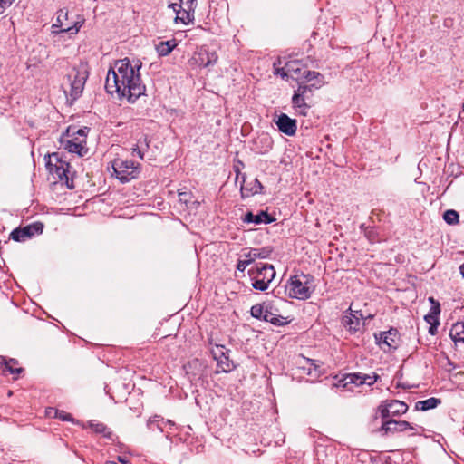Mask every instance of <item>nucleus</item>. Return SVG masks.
Returning a JSON list of instances; mask_svg holds the SVG:
<instances>
[{
    "label": "nucleus",
    "mask_w": 464,
    "mask_h": 464,
    "mask_svg": "<svg viewBox=\"0 0 464 464\" xmlns=\"http://www.w3.org/2000/svg\"><path fill=\"white\" fill-rule=\"evenodd\" d=\"M140 60L130 62L129 58L118 60L113 68L108 71L105 89L108 93H117L120 99L127 98L133 103L146 91L140 79Z\"/></svg>",
    "instance_id": "obj_1"
},
{
    "label": "nucleus",
    "mask_w": 464,
    "mask_h": 464,
    "mask_svg": "<svg viewBox=\"0 0 464 464\" xmlns=\"http://www.w3.org/2000/svg\"><path fill=\"white\" fill-rule=\"evenodd\" d=\"M313 280L314 277L310 275L292 276L286 286L288 296L299 300L310 298L313 289L309 285Z\"/></svg>",
    "instance_id": "obj_2"
},
{
    "label": "nucleus",
    "mask_w": 464,
    "mask_h": 464,
    "mask_svg": "<svg viewBox=\"0 0 464 464\" xmlns=\"http://www.w3.org/2000/svg\"><path fill=\"white\" fill-rule=\"evenodd\" d=\"M248 275L252 279V286L256 290L266 291L269 283L276 276V270L273 265L259 264L256 267L248 270Z\"/></svg>",
    "instance_id": "obj_3"
},
{
    "label": "nucleus",
    "mask_w": 464,
    "mask_h": 464,
    "mask_svg": "<svg viewBox=\"0 0 464 464\" xmlns=\"http://www.w3.org/2000/svg\"><path fill=\"white\" fill-rule=\"evenodd\" d=\"M69 13L66 9H60L57 12L56 22L52 25V33L59 34L68 33L70 34H76L84 23L83 19L78 17L77 21L70 23Z\"/></svg>",
    "instance_id": "obj_4"
},
{
    "label": "nucleus",
    "mask_w": 464,
    "mask_h": 464,
    "mask_svg": "<svg viewBox=\"0 0 464 464\" xmlns=\"http://www.w3.org/2000/svg\"><path fill=\"white\" fill-rule=\"evenodd\" d=\"M112 169L115 177L121 183H126L138 177L140 173V164H136L132 160L115 159L112 161Z\"/></svg>",
    "instance_id": "obj_5"
},
{
    "label": "nucleus",
    "mask_w": 464,
    "mask_h": 464,
    "mask_svg": "<svg viewBox=\"0 0 464 464\" xmlns=\"http://www.w3.org/2000/svg\"><path fill=\"white\" fill-rule=\"evenodd\" d=\"M45 160V165L50 173L56 175L60 181H65L67 187L72 188V181L69 183V163L63 160L57 152L49 154Z\"/></svg>",
    "instance_id": "obj_6"
},
{
    "label": "nucleus",
    "mask_w": 464,
    "mask_h": 464,
    "mask_svg": "<svg viewBox=\"0 0 464 464\" xmlns=\"http://www.w3.org/2000/svg\"><path fill=\"white\" fill-rule=\"evenodd\" d=\"M407 411L408 405L398 400H386L378 407V412L382 420L393 419L406 413Z\"/></svg>",
    "instance_id": "obj_7"
},
{
    "label": "nucleus",
    "mask_w": 464,
    "mask_h": 464,
    "mask_svg": "<svg viewBox=\"0 0 464 464\" xmlns=\"http://www.w3.org/2000/svg\"><path fill=\"white\" fill-rule=\"evenodd\" d=\"M218 55L216 51L210 50L208 46L198 47L193 53L190 63L200 68H208L217 63Z\"/></svg>",
    "instance_id": "obj_8"
},
{
    "label": "nucleus",
    "mask_w": 464,
    "mask_h": 464,
    "mask_svg": "<svg viewBox=\"0 0 464 464\" xmlns=\"http://www.w3.org/2000/svg\"><path fill=\"white\" fill-rule=\"evenodd\" d=\"M376 343L384 352H391L396 350L399 346L400 339L398 331L391 328L389 331L374 334Z\"/></svg>",
    "instance_id": "obj_9"
},
{
    "label": "nucleus",
    "mask_w": 464,
    "mask_h": 464,
    "mask_svg": "<svg viewBox=\"0 0 464 464\" xmlns=\"http://www.w3.org/2000/svg\"><path fill=\"white\" fill-rule=\"evenodd\" d=\"M406 430H416V428L406 420H396L394 419L382 420V425L378 431L382 436H390Z\"/></svg>",
    "instance_id": "obj_10"
},
{
    "label": "nucleus",
    "mask_w": 464,
    "mask_h": 464,
    "mask_svg": "<svg viewBox=\"0 0 464 464\" xmlns=\"http://www.w3.org/2000/svg\"><path fill=\"white\" fill-rule=\"evenodd\" d=\"M68 77L71 80L70 96L74 101L77 100L82 93L86 80L88 78V72L84 69L74 70L73 72Z\"/></svg>",
    "instance_id": "obj_11"
},
{
    "label": "nucleus",
    "mask_w": 464,
    "mask_h": 464,
    "mask_svg": "<svg viewBox=\"0 0 464 464\" xmlns=\"http://www.w3.org/2000/svg\"><path fill=\"white\" fill-rule=\"evenodd\" d=\"M43 230L44 225L41 222H35L24 227L14 229L10 234V238L16 242H23L34 235L42 234Z\"/></svg>",
    "instance_id": "obj_12"
},
{
    "label": "nucleus",
    "mask_w": 464,
    "mask_h": 464,
    "mask_svg": "<svg viewBox=\"0 0 464 464\" xmlns=\"http://www.w3.org/2000/svg\"><path fill=\"white\" fill-rule=\"evenodd\" d=\"M278 130L288 136H293L296 132V120L290 118L285 113L278 115L276 121Z\"/></svg>",
    "instance_id": "obj_13"
},
{
    "label": "nucleus",
    "mask_w": 464,
    "mask_h": 464,
    "mask_svg": "<svg viewBox=\"0 0 464 464\" xmlns=\"http://www.w3.org/2000/svg\"><path fill=\"white\" fill-rule=\"evenodd\" d=\"M242 221L245 223H253L255 225L271 224L276 221V218L265 210H261L257 214H254L252 211H247L242 218Z\"/></svg>",
    "instance_id": "obj_14"
},
{
    "label": "nucleus",
    "mask_w": 464,
    "mask_h": 464,
    "mask_svg": "<svg viewBox=\"0 0 464 464\" xmlns=\"http://www.w3.org/2000/svg\"><path fill=\"white\" fill-rule=\"evenodd\" d=\"M242 178L243 182L240 188V192L243 198H249L255 194L263 193V186L257 179H255L250 182H246L244 175Z\"/></svg>",
    "instance_id": "obj_15"
},
{
    "label": "nucleus",
    "mask_w": 464,
    "mask_h": 464,
    "mask_svg": "<svg viewBox=\"0 0 464 464\" xmlns=\"http://www.w3.org/2000/svg\"><path fill=\"white\" fill-rule=\"evenodd\" d=\"M348 311L351 313L343 317L342 323L350 333H356L359 330L360 318L362 317V314L361 311H355L354 314H353L351 308H349Z\"/></svg>",
    "instance_id": "obj_16"
},
{
    "label": "nucleus",
    "mask_w": 464,
    "mask_h": 464,
    "mask_svg": "<svg viewBox=\"0 0 464 464\" xmlns=\"http://www.w3.org/2000/svg\"><path fill=\"white\" fill-rule=\"evenodd\" d=\"M366 382L364 373L354 372L344 375L340 381L339 384L343 387H347L349 384H355L361 386Z\"/></svg>",
    "instance_id": "obj_17"
},
{
    "label": "nucleus",
    "mask_w": 464,
    "mask_h": 464,
    "mask_svg": "<svg viewBox=\"0 0 464 464\" xmlns=\"http://www.w3.org/2000/svg\"><path fill=\"white\" fill-rule=\"evenodd\" d=\"M272 248L270 246H266L262 248H252L247 253L244 254L246 258L251 260V263L256 259H265L267 258L271 253Z\"/></svg>",
    "instance_id": "obj_18"
},
{
    "label": "nucleus",
    "mask_w": 464,
    "mask_h": 464,
    "mask_svg": "<svg viewBox=\"0 0 464 464\" xmlns=\"http://www.w3.org/2000/svg\"><path fill=\"white\" fill-rule=\"evenodd\" d=\"M293 107L297 110L300 115L305 116L309 109V105L305 102V96L295 91L292 97Z\"/></svg>",
    "instance_id": "obj_19"
},
{
    "label": "nucleus",
    "mask_w": 464,
    "mask_h": 464,
    "mask_svg": "<svg viewBox=\"0 0 464 464\" xmlns=\"http://www.w3.org/2000/svg\"><path fill=\"white\" fill-rule=\"evenodd\" d=\"M0 364L4 365V372H9L14 375H18L24 371L22 367H16L18 364V361L16 359L6 360L5 357L0 356Z\"/></svg>",
    "instance_id": "obj_20"
},
{
    "label": "nucleus",
    "mask_w": 464,
    "mask_h": 464,
    "mask_svg": "<svg viewBox=\"0 0 464 464\" xmlns=\"http://www.w3.org/2000/svg\"><path fill=\"white\" fill-rule=\"evenodd\" d=\"M441 403V401L435 397H430L424 401H419L415 403V411H426L431 409H435Z\"/></svg>",
    "instance_id": "obj_21"
},
{
    "label": "nucleus",
    "mask_w": 464,
    "mask_h": 464,
    "mask_svg": "<svg viewBox=\"0 0 464 464\" xmlns=\"http://www.w3.org/2000/svg\"><path fill=\"white\" fill-rule=\"evenodd\" d=\"M263 320L276 326H282L287 324L285 317L272 313L268 306H266Z\"/></svg>",
    "instance_id": "obj_22"
},
{
    "label": "nucleus",
    "mask_w": 464,
    "mask_h": 464,
    "mask_svg": "<svg viewBox=\"0 0 464 464\" xmlns=\"http://www.w3.org/2000/svg\"><path fill=\"white\" fill-rule=\"evenodd\" d=\"M172 10L176 14L175 23L180 22L184 24H188L194 20L195 12H188L187 9L180 8H175Z\"/></svg>",
    "instance_id": "obj_23"
},
{
    "label": "nucleus",
    "mask_w": 464,
    "mask_h": 464,
    "mask_svg": "<svg viewBox=\"0 0 464 464\" xmlns=\"http://www.w3.org/2000/svg\"><path fill=\"white\" fill-rule=\"evenodd\" d=\"M196 5V0H171L168 7L171 9H187L188 12H195Z\"/></svg>",
    "instance_id": "obj_24"
},
{
    "label": "nucleus",
    "mask_w": 464,
    "mask_h": 464,
    "mask_svg": "<svg viewBox=\"0 0 464 464\" xmlns=\"http://www.w3.org/2000/svg\"><path fill=\"white\" fill-rule=\"evenodd\" d=\"M64 149L69 152L76 153L81 157L84 156L88 151V149L82 142H74L70 140L64 141Z\"/></svg>",
    "instance_id": "obj_25"
},
{
    "label": "nucleus",
    "mask_w": 464,
    "mask_h": 464,
    "mask_svg": "<svg viewBox=\"0 0 464 464\" xmlns=\"http://www.w3.org/2000/svg\"><path fill=\"white\" fill-rule=\"evenodd\" d=\"M217 366L218 370L216 371V373L219 372H230L232 370L236 368L233 361L229 359L228 353L225 354L223 358L217 361Z\"/></svg>",
    "instance_id": "obj_26"
},
{
    "label": "nucleus",
    "mask_w": 464,
    "mask_h": 464,
    "mask_svg": "<svg viewBox=\"0 0 464 464\" xmlns=\"http://www.w3.org/2000/svg\"><path fill=\"white\" fill-rule=\"evenodd\" d=\"M450 336L455 343H464V322L455 323L450 329Z\"/></svg>",
    "instance_id": "obj_27"
},
{
    "label": "nucleus",
    "mask_w": 464,
    "mask_h": 464,
    "mask_svg": "<svg viewBox=\"0 0 464 464\" xmlns=\"http://www.w3.org/2000/svg\"><path fill=\"white\" fill-rule=\"evenodd\" d=\"M176 47L175 40L160 42L156 45L157 53L160 56H166Z\"/></svg>",
    "instance_id": "obj_28"
},
{
    "label": "nucleus",
    "mask_w": 464,
    "mask_h": 464,
    "mask_svg": "<svg viewBox=\"0 0 464 464\" xmlns=\"http://www.w3.org/2000/svg\"><path fill=\"white\" fill-rule=\"evenodd\" d=\"M89 427L96 433L103 434L104 437L110 438L111 432L107 426L102 422H95L92 420L89 422Z\"/></svg>",
    "instance_id": "obj_29"
},
{
    "label": "nucleus",
    "mask_w": 464,
    "mask_h": 464,
    "mask_svg": "<svg viewBox=\"0 0 464 464\" xmlns=\"http://www.w3.org/2000/svg\"><path fill=\"white\" fill-rule=\"evenodd\" d=\"M89 130L90 128L88 127H83L77 130L75 127H69L67 129V134L68 136H77L82 139L83 138V140H86L87 133L89 132Z\"/></svg>",
    "instance_id": "obj_30"
},
{
    "label": "nucleus",
    "mask_w": 464,
    "mask_h": 464,
    "mask_svg": "<svg viewBox=\"0 0 464 464\" xmlns=\"http://www.w3.org/2000/svg\"><path fill=\"white\" fill-rule=\"evenodd\" d=\"M459 213L454 209L446 210L443 214V219L449 225H455L459 222Z\"/></svg>",
    "instance_id": "obj_31"
},
{
    "label": "nucleus",
    "mask_w": 464,
    "mask_h": 464,
    "mask_svg": "<svg viewBox=\"0 0 464 464\" xmlns=\"http://www.w3.org/2000/svg\"><path fill=\"white\" fill-rule=\"evenodd\" d=\"M265 310L266 306L260 304H256L253 305L250 309L251 316H253L256 319L263 320Z\"/></svg>",
    "instance_id": "obj_32"
},
{
    "label": "nucleus",
    "mask_w": 464,
    "mask_h": 464,
    "mask_svg": "<svg viewBox=\"0 0 464 464\" xmlns=\"http://www.w3.org/2000/svg\"><path fill=\"white\" fill-rule=\"evenodd\" d=\"M229 352L228 349H226L224 345H216L215 348L211 350V354L216 361L223 358L225 354H227Z\"/></svg>",
    "instance_id": "obj_33"
},
{
    "label": "nucleus",
    "mask_w": 464,
    "mask_h": 464,
    "mask_svg": "<svg viewBox=\"0 0 464 464\" xmlns=\"http://www.w3.org/2000/svg\"><path fill=\"white\" fill-rule=\"evenodd\" d=\"M360 229L364 233L365 237L373 241L376 238V232L374 227H367L364 224H362L360 226Z\"/></svg>",
    "instance_id": "obj_34"
},
{
    "label": "nucleus",
    "mask_w": 464,
    "mask_h": 464,
    "mask_svg": "<svg viewBox=\"0 0 464 464\" xmlns=\"http://www.w3.org/2000/svg\"><path fill=\"white\" fill-rule=\"evenodd\" d=\"M318 88H319V86H316L314 83L310 84V85L300 84L295 92H297L306 97V93L308 92H312L314 89H318Z\"/></svg>",
    "instance_id": "obj_35"
},
{
    "label": "nucleus",
    "mask_w": 464,
    "mask_h": 464,
    "mask_svg": "<svg viewBox=\"0 0 464 464\" xmlns=\"http://www.w3.org/2000/svg\"><path fill=\"white\" fill-rule=\"evenodd\" d=\"M302 76L306 80V82H311L312 80L317 79L319 77L323 78L320 72L310 70H304L302 73Z\"/></svg>",
    "instance_id": "obj_36"
},
{
    "label": "nucleus",
    "mask_w": 464,
    "mask_h": 464,
    "mask_svg": "<svg viewBox=\"0 0 464 464\" xmlns=\"http://www.w3.org/2000/svg\"><path fill=\"white\" fill-rule=\"evenodd\" d=\"M150 143V140L149 139L148 135L143 134L140 139H138L136 145L145 151L149 149Z\"/></svg>",
    "instance_id": "obj_37"
},
{
    "label": "nucleus",
    "mask_w": 464,
    "mask_h": 464,
    "mask_svg": "<svg viewBox=\"0 0 464 464\" xmlns=\"http://www.w3.org/2000/svg\"><path fill=\"white\" fill-rule=\"evenodd\" d=\"M55 418H58L62 420L73 421L72 416L63 411L55 410Z\"/></svg>",
    "instance_id": "obj_38"
},
{
    "label": "nucleus",
    "mask_w": 464,
    "mask_h": 464,
    "mask_svg": "<svg viewBox=\"0 0 464 464\" xmlns=\"http://www.w3.org/2000/svg\"><path fill=\"white\" fill-rule=\"evenodd\" d=\"M251 264V260L246 258L245 260H238L237 269L240 272H244L247 266Z\"/></svg>",
    "instance_id": "obj_39"
},
{
    "label": "nucleus",
    "mask_w": 464,
    "mask_h": 464,
    "mask_svg": "<svg viewBox=\"0 0 464 464\" xmlns=\"http://www.w3.org/2000/svg\"><path fill=\"white\" fill-rule=\"evenodd\" d=\"M364 376H365V379H366V382H364V384H367L368 386H372L379 379V375L376 374V373H373L372 375H369V374H365L364 373Z\"/></svg>",
    "instance_id": "obj_40"
},
{
    "label": "nucleus",
    "mask_w": 464,
    "mask_h": 464,
    "mask_svg": "<svg viewBox=\"0 0 464 464\" xmlns=\"http://www.w3.org/2000/svg\"><path fill=\"white\" fill-rule=\"evenodd\" d=\"M14 1L15 0H0V14H3Z\"/></svg>",
    "instance_id": "obj_41"
},
{
    "label": "nucleus",
    "mask_w": 464,
    "mask_h": 464,
    "mask_svg": "<svg viewBox=\"0 0 464 464\" xmlns=\"http://www.w3.org/2000/svg\"><path fill=\"white\" fill-rule=\"evenodd\" d=\"M191 195L189 192H179V198L180 202L188 204L190 200Z\"/></svg>",
    "instance_id": "obj_42"
},
{
    "label": "nucleus",
    "mask_w": 464,
    "mask_h": 464,
    "mask_svg": "<svg viewBox=\"0 0 464 464\" xmlns=\"http://www.w3.org/2000/svg\"><path fill=\"white\" fill-rule=\"evenodd\" d=\"M424 320L429 324H440L439 317L431 315V314H426L424 316Z\"/></svg>",
    "instance_id": "obj_43"
},
{
    "label": "nucleus",
    "mask_w": 464,
    "mask_h": 464,
    "mask_svg": "<svg viewBox=\"0 0 464 464\" xmlns=\"http://www.w3.org/2000/svg\"><path fill=\"white\" fill-rule=\"evenodd\" d=\"M440 314V304L431 305L429 314L439 317Z\"/></svg>",
    "instance_id": "obj_44"
},
{
    "label": "nucleus",
    "mask_w": 464,
    "mask_h": 464,
    "mask_svg": "<svg viewBox=\"0 0 464 464\" xmlns=\"http://www.w3.org/2000/svg\"><path fill=\"white\" fill-rule=\"evenodd\" d=\"M307 362L308 363L310 364V367L308 369V372H307V374L308 375H311L312 374V367L314 368V370H317V368H319V365L316 364V361L315 360H313V359H307Z\"/></svg>",
    "instance_id": "obj_45"
},
{
    "label": "nucleus",
    "mask_w": 464,
    "mask_h": 464,
    "mask_svg": "<svg viewBox=\"0 0 464 464\" xmlns=\"http://www.w3.org/2000/svg\"><path fill=\"white\" fill-rule=\"evenodd\" d=\"M131 150L133 155L137 154L141 160L144 158V150L140 149L139 146L135 145Z\"/></svg>",
    "instance_id": "obj_46"
},
{
    "label": "nucleus",
    "mask_w": 464,
    "mask_h": 464,
    "mask_svg": "<svg viewBox=\"0 0 464 464\" xmlns=\"http://www.w3.org/2000/svg\"><path fill=\"white\" fill-rule=\"evenodd\" d=\"M439 325L440 324H430L429 327V334H430L431 335L436 334Z\"/></svg>",
    "instance_id": "obj_47"
},
{
    "label": "nucleus",
    "mask_w": 464,
    "mask_h": 464,
    "mask_svg": "<svg viewBox=\"0 0 464 464\" xmlns=\"http://www.w3.org/2000/svg\"><path fill=\"white\" fill-rule=\"evenodd\" d=\"M72 139L69 140L70 141H74V142H82L84 146L86 145V140H83V138H80V137H77V136H71Z\"/></svg>",
    "instance_id": "obj_48"
},
{
    "label": "nucleus",
    "mask_w": 464,
    "mask_h": 464,
    "mask_svg": "<svg viewBox=\"0 0 464 464\" xmlns=\"http://www.w3.org/2000/svg\"><path fill=\"white\" fill-rule=\"evenodd\" d=\"M264 140L266 142V148L270 149L272 147V144H273L272 140L270 138H268V137H265Z\"/></svg>",
    "instance_id": "obj_49"
},
{
    "label": "nucleus",
    "mask_w": 464,
    "mask_h": 464,
    "mask_svg": "<svg viewBox=\"0 0 464 464\" xmlns=\"http://www.w3.org/2000/svg\"><path fill=\"white\" fill-rule=\"evenodd\" d=\"M276 74H279L282 76V78H285L287 76V73L285 72V69L282 68V69H276Z\"/></svg>",
    "instance_id": "obj_50"
},
{
    "label": "nucleus",
    "mask_w": 464,
    "mask_h": 464,
    "mask_svg": "<svg viewBox=\"0 0 464 464\" xmlns=\"http://www.w3.org/2000/svg\"><path fill=\"white\" fill-rule=\"evenodd\" d=\"M158 418H159V416H154L153 418H150V419L148 420V423H147L148 427L150 428V425H151L153 422L157 421V420H158Z\"/></svg>",
    "instance_id": "obj_51"
},
{
    "label": "nucleus",
    "mask_w": 464,
    "mask_h": 464,
    "mask_svg": "<svg viewBox=\"0 0 464 464\" xmlns=\"http://www.w3.org/2000/svg\"><path fill=\"white\" fill-rule=\"evenodd\" d=\"M429 302L431 304V305H436V304H440L437 300H435L434 297L432 296H430L429 297Z\"/></svg>",
    "instance_id": "obj_52"
},
{
    "label": "nucleus",
    "mask_w": 464,
    "mask_h": 464,
    "mask_svg": "<svg viewBox=\"0 0 464 464\" xmlns=\"http://www.w3.org/2000/svg\"><path fill=\"white\" fill-rule=\"evenodd\" d=\"M285 67L287 68L288 71H295V72L300 71L299 69H294L291 63H287Z\"/></svg>",
    "instance_id": "obj_53"
},
{
    "label": "nucleus",
    "mask_w": 464,
    "mask_h": 464,
    "mask_svg": "<svg viewBox=\"0 0 464 464\" xmlns=\"http://www.w3.org/2000/svg\"><path fill=\"white\" fill-rule=\"evenodd\" d=\"M118 460H119L120 462H121L122 464H128V462H127L124 459H122L121 457H119V458H118Z\"/></svg>",
    "instance_id": "obj_54"
},
{
    "label": "nucleus",
    "mask_w": 464,
    "mask_h": 464,
    "mask_svg": "<svg viewBox=\"0 0 464 464\" xmlns=\"http://www.w3.org/2000/svg\"><path fill=\"white\" fill-rule=\"evenodd\" d=\"M459 269H460V273H461V275H462V276H463V277H464V264L460 266Z\"/></svg>",
    "instance_id": "obj_55"
},
{
    "label": "nucleus",
    "mask_w": 464,
    "mask_h": 464,
    "mask_svg": "<svg viewBox=\"0 0 464 464\" xmlns=\"http://www.w3.org/2000/svg\"><path fill=\"white\" fill-rule=\"evenodd\" d=\"M55 410H56V409L50 408L47 413H48V414H53V411H54V412H55Z\"/></svg>",
    "instance_id": "obj_56"
},
{
    "label": "nucleus",
    "mask_w": 464,
    "mask_h": 464,
    "mask_svg": "<svg viewBox=\"0 0 464 464\" xmlns=\"http://www.w3.org/2000/svg\"><path fill=\"white\" fill-rule=\"evenodd\" d=\"M236 172H237V178H238V176L240 174L238 169H236Z\"/></svg>",
    "instance_id": "obj_57"
},
{
    "label": "nucleus",
    "mask_w": 464,
    "mask_h": 464,
    "mask_svg": "<svg viewBox=\"0 0 464 464\" xmlns=\"http://www.w3.org/2000/svg\"><path fill=\"white\" fill-rule=\"evenodd\" d=\"M462 111H463V112H464V102H463V105H462Z\"/></svg>",
    "instance_id": "obj_58"
}]
</instances>
